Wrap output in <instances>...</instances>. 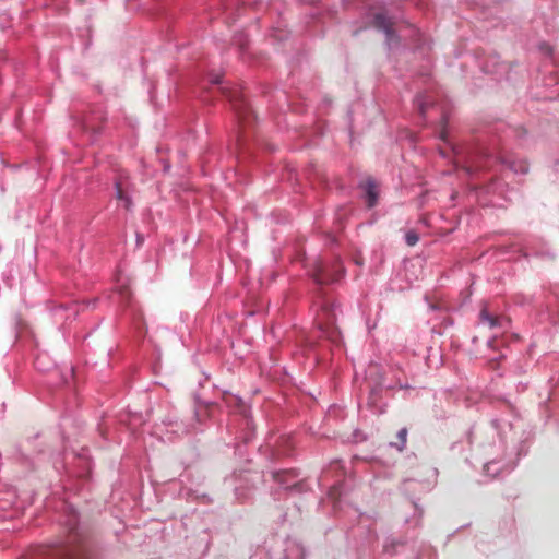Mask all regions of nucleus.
<instances>
[{
  "label": "nucleus",
  "instance_id": "6e6552de",
  "mask_svg": "<svg viewBox=\"0 0 559 559\" xmlns=\"http://www.w3.org/2000/svg\"><path fill=\"white\" fill-rule=\"evenodd\" d=\"M489 365H490V367H491L492 369H496V368L498 367L499 362H498V360H497V359H491V360L489 361Z\"/></svg>",
  "mask_w": 559,
  "mask_h": 559
},
{
  "label": "nucleus",
  "instance_id": "423d86ee",
  "mask_svg": "<svg viewBox=\"0 0 559 559\" xmlns=\"http://www.w3.org/2000/svg\"><path fill=\"white\" fill-rule=\"evenodd\" d=\"M397 440H399V443H393L399 451H403L405 445H406V441H407V429L406 428H402L399 432H397Z\"/></svg>",
  "mask_w": 559,
  "mask_h": 559
},
{
  "label": "nucleus",
  "instance_id": "f03ea898",
  "mask_svg": "<svg viewBox=\"0 0 559 559\" xmlns=\"http://www.w3.org/2000/svg\"><path fill=\"white\" fill-rule=\"evenodd\" d=\"M129 178L120 175L115 181V197L117 200L123 202V206L126 210H130L132 207V199L129 194Z\"/></svg>",
  "mask_w": 559,
  "mask_h": 559
},
{
  "label": "nucleus",
  "instance_id": "f8f14e48",
  "mask_svg": "<svg viewBox=\"0 0 559 559\" xmlns=\"http://www.w3.org/2000/svg\"><path fill=\"white\" fill-rule=\"evenodd\" d=\"M213 83L217 84L219 83V80L218 79H215V80H212Z\"/></svg>",
  "mask_w": 559,
  "mask_h": 559
},
{
  "label": "nucleus",
  "instance_id": "f257e3e1",
  "mask_svg": "<svg viewBox=\"0 0 559 559\" xmlns=\"http://www.w3.org/2000/svg\"><path fill=\"white\" fill-rule=\"evenodd\" d=\"M478 324L487 326L490 330L493 329H506L509 325V319L491 312L488 304L484 302L479 311Z\"/></svg>",
  "mask_w": 559,
  "mask_h": 559
},
{
  "label": "nucleus",
  "instance_id": "20e7f679",
  "mask_svg": "<svg viewBox=\"0 0 559 559\" xmlns=\"http://www.w3.org/2000/svg\"><path fill=\"white\" fill-rule=\"evenodd\" d=\"M378 200V191L377 185L373 180H368L366 182V202L368 207H372L376 205Z\"/></svg>",
  "mask_w": 559,
  "mask_h": 559
},
{
  "label": "nucleus",
  "instance_id": "39448f33",
  "mask_svg": "<svg viewBox=\"0 0 559 559\" xmlns=\"http://www.w3.org/2000/svg\"><path fill=\"white\" fill-rule=\"evenodd\" d=\"M296 478L297 475L294 471H282L274 474V479L282 485H285L287 488L294 487V484H288V478Z\"/></svg>",
  "mask_w": 559,
  "mask_h": 559
},
{
  "label": "nucleus",
  "instance_id": "7ed1b4c3",
  "mask_svg": "<svg viewBox=\"0 0 559 559\" xmlns=\"http://www.w3.org/2000/svg\"><path fill=\"white\" fill-rule=\"evenodd\" d=\"M372 25L376 28L383 31L385 33L389 41H391L393 39V37H394V32L392 28L393 22L386 15V13L384 11H380V12H377L373 14Z\"/></svg>",
  "mask_w": 559,
  "mask_h": 559
},
{
  "label": "nucleus",
  "instance_id": "9d476101",
  "mask_svg": "<svg viewBox=\"0 0 559 559\" xmlns=\"http://www.w3.org/2000/svg\"><path fill=\"white\" fill-rule=\"evenodd\" d=\"M521 171L526 173L527 171V166L526 165L522 166L521 167Z\"/></svg>",
  "mask_w": 559,
  "mask_h": 559
},
{
  "label": "nucleus",
  "instance_id": "0eeeda50",
  "mask_svg": "<svg viewBox=\"0 0 559 559\" xmlns=\"http://www.w3.org/2000/svg\"><path fill=\"white\" fill-rule=\"evenodd\" d=\"M408 246H415L418 242V235L415 231H408L405 236Z\"/></svg>",
  "mask_w": 559,
  "mask_h": 559
},
{
  "label": "nucleus",
  "instance_id": "9b49d317",
  "mask_svg": "<svg viewBox=\"0 0 559 559\" xmlns=\"http://www.w3.org/2000/svg\"><path fill=\"white\" fill-rule=\"evenodd\" d=\"M425 110H426L425 107L423 105H420V112L425 114Z\"/></svg>",
  "mask_w": 559,
  "mask_h": 559
},
{
  "label": "nucleus",
  "instance_id": "1a4fd4ad",
  "mask_svg": "<svg viewBox=\"0 0 559 559\" xmlns=\"http://www.w3.org/2000/svg\"><path fill=\"white\" fill-rule=\"evenodd\" d=\"M440 139L447 141V132L444 129H442V131L440 132Z\"/></svg>",
  "mask_w": 559,
  "mask_h": 559
}]
</instances>
